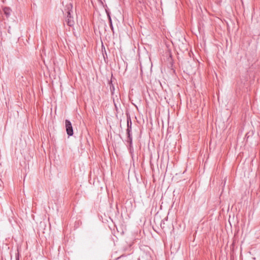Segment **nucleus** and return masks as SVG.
I'll return each instance as SVG.
<instances>
[{
  "label": "nucleus",
  "instance_id": "nucleus-1",
  "mask_svg": "<svg viewBox=\"0 0 260 260\" xmlns=\"http://www.w3.org/2000/svg\"><path fill=\"white\" fill-rule=\"evenodd\" d=\"M66 7H67V16L66 21L69 26H73L75 24V22L73 17L71 14V11H72L73 8L72 4L70 3L68 4Z\"/></svg>",
  "mask_w": 260,
  "mask_h": 260
},
{
  "label": "nucleus",
  "instance_id": "nucleus-2",
  "mask_svg": "<svg viewBox=\"0 0 260 260\" xmlns=\"http://www.w3.org/2000/svg\"><path fill=\"white\" fill-rule=\"evenodd\" d=\"M65 125L67 134L69 136H72L73 135V129L70 121L68 119H66L65 120Z\"/></svg>",
  "mask_w": 260,
  "mask_h": 260
},
{
  "label": "nucleus",
  "instance_id": "nucleus-3",
  "mask_svg": "<svg viewBox=\"0 0 260 260\" xmlns=\"http://www.w3.org/2000/svg\"><path fill=\"white\" fill-rule=\"evenodd\" d=\"M159 217L160 216L158 215L157 214H155L154 217L153 219V223L152 224L151 222V221H150V225L152 226V228L153 229L154 225H157V224L159 223Z\"/></svg>",
  "mask_w": 260,
  "mask_h": 260
},
{
  "label": "nucleus",
  "instance_id": "nucleus-4",
  "mask_svg": "<svg viewBox=\"0 0 260 260\" xmlns=\"http://www.w3.org/2000/svg\"><path fill=\"white\" fill-rule=\"evenodd\" d=\"M131 128H127L126 133H127V138H128L127 142H129L130 144H131L132 142V137L131 135Z\"/></svg>",
  "mask_w": 260,
  "mask_h": 260
},
{
  "label": "nucleus",
  "instance_id": "nucleus-5",
  "mask_svg": "<svg viewBox=\"0 0 260 260\" xmlns=\"http://www.w3.org/2000/svg\"><path fill=\"white\" fill-rule=\"evenodd\" d=\"M127 116V128H132V121L131 119V117L127 113H126Z\"/></svg>",
  "mask_w": 260,
  "mask_h": 260
},
{
  "label": "nucleus",
  "instance_id": "nucleus-6",
  "mask_svg": "<svg viewBox=\"0 0 260 260\" xmlns=\"http://www.w3.org/2000/svg\"><path fill=\"white\" fill-rule=\"evenodd\" d=\"M4 12L6 16H9L10 15L11 10L9 8H4Z\"/></svg>",
  "mask_w": 260,
  "mask_h": 260
},
{
  "label": "nucleus",
  "instance_id": "nucleus-7",
  "mask_svg": "<svg viewBox=\"0 0 260 260\" xmlns=\"http://www.w3.org/2000/svg\"><path fill=\"white\" fill-rule=\"evenodd\" d=\"M107 15H108V18H109V23H110V27H111L112 30L113 31V25H112V20H111V17H110V14L109 13H107Z\"/></svg>",
  "mask_w": 260,
  "mask_h": 260
},
{
  "label": "nucleus",
  "instance_id": "nucleus-8",
  "mask_svg": "<svg viewBox=\"0 0 260 260\" xmlns=\"http://www.w3.org/2000/svg\"><path fill=\"white\" fill-rule=\"evenodd\" d=\"M112 89H114V86H113L112 85H111V86H110V89H111V91L112 90Z\"/></svg>",
  "mask_w": 260,
  "mask_h": 260
},
{
  "label": "nucleus",
  "instance_id": "nucleus-9",
  "mask_svg": "<svg viewBox=\"0 0 260 260\" xmlns=\"http://www.w3.org/2000/svg\"><path fill=\"white\" fill-rule=\"evenodd\" d=\"M16 260H19V257H18V256L17 257H16Z\"/></svg>",
  "mask_w": 260,
  "mask_h": 260
},
{
  "label": "nucleus",
  "instance_id": "nucleus-10",
  "mask_svg": "<svg viewBox=\"0 0 260 260\" xmlns=\"http://www.w3.org/2000/svg\"><path fill=\"white\" fill-rule=\"evenodd\" d=\"M152 160V158H151H151H150V162H151Z\"/></svg>",
  "mask_w": 260,
  "mask_h": 260
}]
</instances>
